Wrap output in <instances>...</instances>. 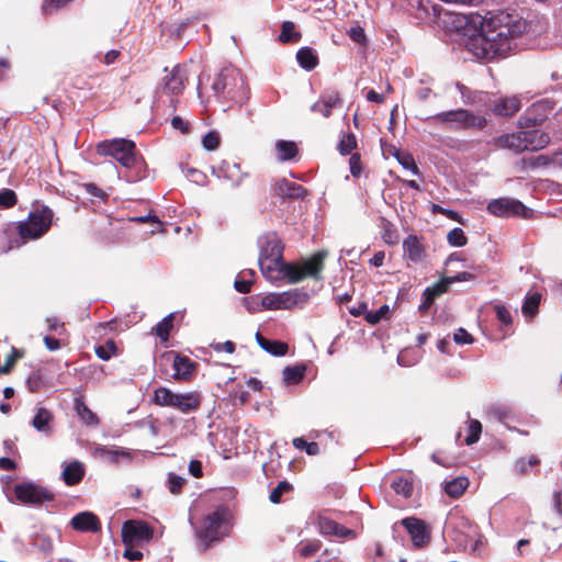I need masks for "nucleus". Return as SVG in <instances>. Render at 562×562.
<instances>
[{
	"instance_id": "obj_1",
	"label": "nucleus",
	"mask_w": 562,
	"mask_h": 562,
	"mask_svg": "<svg viewBox=\"0 0 562 562\" xmlns=\"http://www.w3.org/2000/svg\"><path fill=\"white\" fill-rule=\"evenodd\" d=\"M526 21L517 13L488 11L481 23V37L477 40L482 57L495 59L506 57L512 50V42L526 32Z\"/></svg>"
},
{
	"instance_id": "obj_2",
	"label": "nucleus",
	"mask_w": 562,
	"mask_h": 562,
	"mask_svg": "<svg viewBox=\"0 0 562 562\" xmlns=\"http://www.w3.org/2000/svg\"><path fill=\"white\" fill-rule=\"evenodd\" d=\"M54 213L47 205H40L31 211L25 221L12 223L0 232V240L5 239L14 232L23 243L44 236L50 228Z\"/></svg>"
},
{
	"instance_id": "obj_3",
	"label": "nucleus",
	"mask_w": 562,
	"mask_h": 562,
	"mask_svg": "<svg viewBox=\"0 0 562 562\" xmlns=\"http://www.w3.org/2000/svg\"><path fill=\"white\" fill-rule=\"evenodd\" d=\"M212 90L220 100L241 105L249 98V89L240 70L234 66L221 69L212 83Z\"/></svg>"
},
{
	"instance_id": "obj_4",
	"label": "nucleus",
	"mask_w": 562,
	"mask_h": 562,
	"mask_svg": "<svg viewBox=\"0 0 562 562\" xmlns=\"http://www.w3.org/2000/svg\"><path fill=\"white\" fill-rule=\"evenodd\" d=\"M259 244V267L262 274L270 280H278L283 276V266L288 263L283 260L284 246L276 232L263 234L258 239Z\"/></svg>"
},
{
	"instance_id": "obj_5",
	"label": "nucleus",
	"mask_w": 562,
	"mask_h": 562,
	"mask_svg": "<svg viewBox=\"0 0 562 562\" xmlns=\"http://www.w3.org/2000/svg\"><path fill=\"white\" fill-rule=\"evenodd\" d=\"M95 151L99 156L111 157L124 168H133L138 160L136 145L127 138H113L100 142Z\"/></svg>"
},
{
	"instance_id": "obj_6",
	"label": "nucleus",
	"mask_w": 562,
	"mask_h": 562,
	"mask_svg": "<svg viewBox=\"0 0 562 562\" xmlns=\"http://www.w3.org/2000/svg\"><path fill=\"white\" fill-rule=\"evenodd\" d=\"M429 120L450 130H483L487 125L484 116L476 115L467 109L443 111L430 116Z\"/></svg>"
},
{
	"instance_id": "obj_7",
	"label": "nucleus",
	"mask_w": 562,
	"mask_h": 562,
	"mask_svg": "<svg viewBox=\"0 0 562 562\" xmlns=\"http://www.w3.org/2000/svg\"><path fill=\"white\" fill-rule=\"evenodd\" d=\"M326 251H317L310 258L304 260L301 265L288 263L283 266V278L288 279V282L295 284L305 278H312L314 280H322V272L325 268Z\"/></svg>"
},
{
	"instance_id": "obj_8",
	"label": "nucleus",
	"mask_w": 562,
	"mask_h": 562,
	"mask_svg": "<svg viewBox=\"0 0 562 562\" xmlns=\"http://www.w3.org/2000/svg\"><path fill=\"white\" fill-rule=\"evenodd\" d=\"M13 491L15 498L23 505L38 507L55 501V494L49 488L34 482L16 484Z\"/></svg>"
},
{
	"instance_id": "obj_9",
	"label": "nucleus",
	"mask_w": 562,
	"mask_h": 562,
	"mask_svg": "<svg viewBox=\"0 0 562 562\" xmlns=\"http://www.w3.org/2000/svg\"><path fill=\"white\" fill-rule=\"evenodd\" d=\"M224 509L217 508L215 512L209 514L198 529L196 533L203 544V550H207L209 547L220 541L225 533L222 531L224 524Z\"/></svg>"
},
{
	"instance_id": "obj_10",
	"label": "nucleus",
	"mask_w": 562,
	"mask_h": 562,
	"mask_svg": "<svg viewBox=\"0 0 562 562\" xmlns=\"http://www.w3.org/2000/svg\"><path fill=\"white\" fill-rule=\"evenodd\" d=\"M154 528L143 520H126L122 526V542L125 547H138L149 542Z\"/></svg>"
},
{
	"instance_id": "obj_11",
	"label": "nucleus",
	"mask_w": 562,
	"mask_h": 562,
	"mask_svg": "<svg viewBox=\"0 0 562 562\" xmlns=\"http://www.w3.org/2000/svg\"><path fill=\"white\" fill-rule=\"evenodd\" d=\"M487 211L498 217L518 216L522 218H528L532 212L522 202L510 198L492 200L487 204Z\"/></svg>"
},
{
	"instance_id": "obj_12",
	"label": "nucleus",
	"mask_w": 562,
	"mask_h": 562,
	"mask_svg": "<svg viewBox=\"0 0 562 562\" xmlns=\"http://www.w3.org/2000/svg\"><path fill=\"white\" fill-rule=\"evenodd\" d=\"M311 521L322 536H334L342 539H352L356 537V532L352 529L336 522L335 520L326 517L323 513L313 514L311 516Z\"/></svg>"
},
{
	"instance_id": "obj_13",
	"label": "nucleus",
	"mask_w": 562,
	"mask_h": 562,
	"mask_svg": "<svg viewBox=\"0 0 562 562\" xmlns=\"http://www.w3.org/2000/svg\"><path fill=\"white\" fill-rule=\"evenodd\" d=\"M161 360L171 363L175 370L172 378L177 381H189L196 368V363L189 357L181 356L175 351L166 352L161 356Z\"/></svg>"
},
{
	"instance_id": "obj_14",
	"label": "nucleus",
	"mask_w": 562,
	"mask_h": 562,
	"mask_svg": "<svg viewBox=\"0 0 562 562\" xmlns=\"http://www.w3.org/2000/svg\"><path fill=\"white\" fill-rule=\"evenodd\" d=\"M401 524L409 533L416 548L425 547L430 540V532L424 520L416 517L404 518Z\"/></svg>"
},
{
	"instance_id": "obj_15",
	"label": "nucleus",
	"mask_w": 562,
	"mask_h": 562,
	"mask_svg": "<svg viewBox=\"0 0 562 562\" xmlns=\"http://www.w3.org/2000/svg\"><path fill=\"white\" fill-rule=\"evenodd\" d=\"M216 175L218 178L226 180L233 188L241 186L245 178L248 177L247 172L241 171L240 165L232 159L222 160Z\"/></svg>"
},
{
	"instance_id": "obj_16",
	"label": "nucleus",
	"mask_w": 562,
	"mask_h": 562,
	"mask_svg": "<svg viewBox=\"0 0 562 562\" xmlns=\"http://www.w3.org/2000/svg\"><path fill=\"white\" fill-rule=\"evenodd\" d=\"M201 404L202 395L198 391L176 393L171 408L187 415L199 411Z\"/></svg>"
},
{
	"instance_id": "obj_17",
	"label": "nucleus",
	"mask_w": 562,
	"mask_h": 562,
	"mask_svg": "<svg viewBox=\"0 0 562 562\" xmlns=\"http://www.w3.org/2000/svg\"><path fill=\"white\" fill-rule=\"evenodd\" d=\"M273 194L282 199L299 200L307 195V190L296 182L281 179L274 183Z\"/></svg>"
},
{
	"instance_id": "obj_18",
	"label": "nucleus",
	"mask_w": 562,
	"mask_h": 562,
	"mask_svg": "<svg viewBox=\"0 0 562 562\" xmlns=\"http://www.w3.org/2000/svg\"><path fill=\"white\" fill-rule=\"evenodd\" d=\"M341 104V97L339 91L331 90L322 94V97L312 104L311 111L319 113L322 116L328 119L331 115L333 109Z\"/></svg>"
},
{
	"instance_id": "obj_19",
	"label": "nucleus",
	"mask_w": 562,
	"mask_h": 562,
	"mask_svg": "<svg viewBox=\"0 0 562 562\" xmlns=\"http://www.w3.org/2000/svg\"><path fill=\"white\" fill-rule=\"evenodd\" d=\"M70 526L80 532H99L101 530L100 519L91 512H82L74 516Z\"/></svg>"
},
{
	"instance_id": "obj_20",
	"label": "nucleus",
	"mask_w": 562,
	"mask_h": 562,
	"mask_svg": "<svg viewBox=\"0 0 562 562\" xmlns=\"http://www.w3.org/2000/svg\"><path fill=\"white\" fill-rule=\"evenodd\" d=\"M491 144L496 148H506L516 153H521L528 148L524 139V131L494 137Z\"/></svg>"
},
{
	"instance_id": "obj_21",
	"label": "nucleus",
	"mask_w": 562,
	"mask_h": 562,
	"mask_svg": "<svg viewBox=\"0 0 562 562\" xmlns=\"http://www.w3.org/2000/svg\"><path fill=\"white\" fill-rule=\"evenodd\" d=\"M186 71L179 65L175 66L164 77V91L170 94L179 95L184 89Z\"/></svg>"
},
{
	"instance_id": "obj_22",
	"label": "nucleus",
	"mask_w": 562,
	"mask_h": 562,
	"mask_svg": "<svg viewBox=\"0 0 562 562\" xmlns=\"http://www.w3.org/2000/svg\"><path fill=\"white\" fill-rule=\"evenodd\" d=\"M85 473L83 464L79 461H72L64 468L61 479L66 485L74 486L82 481Z\"/></svg>"
},
{
	"instance_id": "obj_23",
	"label": "nucleus",
	"mask_w": 562,
	"mask_h": 562,
	"mask_svg": "<svg viewBox=\"0 0 562 562\" xmlns=\"http://www.w3.org/2000/svg\"><path fill=\"white\" fill-rule=\"evenodd\" d=\"M524 139L528 148L526 150H540L550 143V137L547 133L540 130L524 131Z\"/></svg>"
},
{
	"instance_id": "obj_24",
	"label": "nucleus",
	"mask_w": 562,
	"mask_h": 562,
	"mask_svg": "<svg viewBox=\"0 0 562 562\" xmlns=\"http://www.w3.org/2000/svg\"><path fill=\"white\" fill-rule=\"evenodd\" d=\"M520 109V101L515 97L501 98L495 101L493 112L496 115L512 116Z\"/></svg>"
},
{
	"instance_id": "obj_25",
	"label": "nucleus",
	"mask_w": 562,
	"mask_h": 562,
	"mask_svg": "<svg viewBox=\"0 0 562 562\" xmlns=\"http://www.w3.org/2000/svg\"><path fill=\"white\" fill-rule=\"evenodd\" d=\"M404 252L408 259L414 262H419L425 256V250L419 239L415 235H408L403 241Z\"/></svg>"
},
{
	"instance_id": "obj_26",
	"label": "nucleus",
	"mask_w": 562,
	"mask_h": 562,
	"mask_svg": "<svg viewBox=\"0 0 562 562\" xmlns=\"http://www.w3.org/2000/svg\"><path fill=\"white\" fill-rule=\"evenodd\" d=\"M322 541L318 539H306L300 541L294 550V554L302 560L311 559L322 549Z\"/></svg>"
},
{
	"instance_id": "obj_27",
	"label": "nucleus",
	"mask_w": 562,
	"mask_h": 562,
	"mask_svg": "<svg viewBox=\"0 0 562 562\" xmlns=\"http://www.w3.org/2000/svg\"><path fill=\"white\" fill-rule=\"evenodd\" d=\"M289 297L286 291L279 293H269L261 300V305L266 310H290Z\"/></svg>"
},
{
	"instance_id": "obj_28",
	"label": "nucleus",
	"mask_w": 562,
	"mask_h": 562,
	"mask_svg": "<svg viewBox=\"0 0 562 562\" xmlns=\"http://www.w3.org/2000/svg\"><path fill=\"white\" fill-rule=\"evenodd\" d=\"M389 154L396 158L398 164L405 168L411 170L414 175L418 176L420 173L418 166L415 162V159L412 154L408 151H403L395 146H390L387 149Z\"/></svg>"
},
{
	"instance_id": "obj_29",
	"label": "nucleus",
	"mask_w": 562,
	"mask_h": 562,
	"mask_svg": "<svg viewBox=\"0 0 562 562\" xmlns=\"http://www.w3.org/2000/svg\"><path fill=\"white\" fill-rule=\"evenodd\" d=\"M296 60L299 65L307 71L315 69L319 63L318 56L315 53V50L307 46L302 47L297 50Z\"/></svg>"
},
{
	"instance_id": "obj_30",
	"label": "nucleus",
	"mask_w": 562,
	"mask_h": 562,
	"mask_svg": "<svg viewBox=\"0 0 562 562\" xmlns=\"http://www.w3.org/2000/svg\"><path fill=\"white\" fill-rule=\"evenodd\" d=\"M306 364H295L285 367L282 371V378L285 385H296L303 381L306 372Z\"/></svg>"
},
{
	"instance_id": "obj_31",
	"label": "nucleus",
	"mask_w": 562,
	"mask_h": 562,
	"mask_svg": "<svg viewBox=\"0 0 562 562\" xmlns=\"http://www.w3.org/2000/svg\"><path fill=\"white\" fill-rule=\"evenodd\" d=\"M52 422L53 414L47 408L41 407L32 419V426L41 432H50Z\"/></svg>"
},
{
	"instance_id": "obj_32",
	"label": "nucleus",
	"mask_w": 562,
	"mask_h": 562,
	"mask_svg": "<svg viewBox=\"0 0 562 562\" xmlns=\"http://www.w3.org/2000/svg\"><path fill=\"white\" fill-rule=\"evenodd\" d=\"M391 487L396 494L402 495L405 498H409L414 491L413 479L404 475L397 476L392 481Z\"/></svg>"
},
{
	"instance_id": "obj_33",
	"label": "nucleus",
	"mask_w": 562,
	"mask_h": 562,
	"mask_svg": "<svg viewBox=\"0 0 562 562\" xmlns=\"http://www.w3.org/2000/svg\"><path fill=\"white\" fill-rule=\"evenodd\" d=\"M469 486V480L464 476L456 477L445 485V492L452 498H459Z\"/></svg>"
},
{
	"instance_id": "obj_34",
	"label": "nucleus",
	"mask_w": 562,
	"mask_h": 562,
	"mask_svg": "<svg viewBox=\"0 0 562 562\" xmlns=\"http://www.w3.org/2000/svg\"><path fill=\"white\" fill-rule=\"evenodd\" d=\"M175 392L165 386H159L154 391L151 403L161 407H172Z\"/></svg>"
},
{
	"instance_id": "obj_35",
	"label": "nucleus",
	"mask_w": 562,
	"mask_h": 562,
	"mask_svg": "<svg viewBox=\"0 0 562 562\" xmlns=\"http://www.w3.org/2000/svg\"><path fill=\"white\" fill-rule=\"evenodd\" d=\"M75 408L80 419L88 426H97L99 424L98 416L85 404L81 398H76Z\"/></svg>"
},
{
	"instance_id": "obj_36",
	"label": "nucleus",
	"mask_w": 562,
	"mask_h": 562,
	"mask_svg": "<svg viewBox=\"0 0 562 562\" xmlns=\"http://www.w3.org/2000/svg\"><path fill=\"white\" fill-rule=\"evenodd\" d=\"M276 148L278 158L283 161L293 159L299 153L296 144L291 140H279Z\"/></svg>"
},
{
	"instance_id": "obj_37",
	"label": "nucleus",
	"mask_w": 562,
	"mask_h": 562,
	"mask_svg": "<svg viewBox=\"0 0 562 562\" xmlns=\"http://www.w3.org/2000/svg\"><path fill=\"white\" fill-rule=\"evenodd\" d=\"M302 38L300 32H295V24L291 21L282 23L279 41L282 43H297Z\"/></svg>"
},
{
	"instance_id": "obj_38",
	"label": "nucleus",
	"mask_w": 562,
	"mask_h": 562,
	"mask_svg": "<svg viewBox=\"0 0 562 562\" xmlns=\"http://www.w3.org/2000/svg\"><path fill=\"white\" fill-rule=\"evenodd\" d=\"M382 239L387 245H396L398 243V233L394 225L386 220L381 217Z\"/></svg>"
},
{
	"instance_id": "obj_39",
	"label": "nucleus",
	"mask_w": 562,
	"mask_h": 562,
	"mask_svg": "<svg viewBox=\"0 0 562 562\" xmlns=\"http://www.w3.org/2000/svg\"><path fill=\"white\" fill-rule=\"evenodd\" d=\"M173 314H169L164 317L154 328L155 334L160 338L162 342L168 341L170 331L173 327Z\"/></svg>"
},
{
	"instance_id": "obj_40",
	"label": "nucleus",
	"mask_w": 562,
	"mask_h": 562,
	"mask_svg": "<svg viewBox=\"0 0 562 562\" xmlns=\"http://www.w3.org/2000/svg\"><path fill=\"white\" fill-rule=\"evenodd\" d=\"M94 351L98 358L104 361L119 355V348L113 339H108L103 345L97 346Z\"/></svg>"
},
{
	"instance_id": "obj_41",
	"label": "nucleus",
	"mask_w": 562,
	"mask_h": 562,
	"mask_svg": "<svg viewBox=\"0 0 562 562\" xmlns=\"http://www.w3.org/2000/svg\"><path fill=\"white\" fill-rule=\"evenodd\" d=\"M24 353L23 349L12 347L10 353L5 357L4 364L0 367V375L9 374L18 360L23 358Z\"/></svg>"
},
{
	"instance_id": "obj_42",
	"label": "nucleus",
	"mask_w": 562,
	"mask_h": 562,
	"mask_svg": "<svg viewBox=\"0 0 562 562\" xmlns=\"http://www.w3.org/2000/svg\"><path fill=\"white\" fill-rule=\"evenodd\" d=\"M541 295L533 293L526 297L522 304V313L525 316L533 317L538 313Z\"/></svg>"
},
{
	"instance_id": "obj_43",
	"label": "nucleus",
	"mask_w": 562,
	"mask_h": 562,
	"mask_svg": "<svg viewBox=\"0 0 562 562\" xmlns=\"http://www.w3.org/2000/svg\"><path fill=\"white\" fill-rule=\"evenodd\" d=\"M288 297H289V305L290 310L297 306V305H304L308 302L310 295L306 291L303 289H292L288 290Z\"/></svg>"
},
{
	"instance_id": "obj_44",
	"label": "nucleus",
	"mask_w": 562,
	"mask_h": 562,
	"mask_svg": "<svg viewBox=\"0 0 562 562\" xmlns=\"http://www.w3.org/2000/svg\"><path fill=\"white\" fill-rule=\"evenodd\" d=\"M293 491L292 484L288 481H281L279 484L271 491L269 495V501L273 504L281 503L282 495L288 494Z\"/></svg>"
},
{
	"instance_id": "obj_45",
	"label": "nucleus",
	"mask_w": 562,
	"mask_h": 562,
	"mask_svg": "<svg viewBox=\"0 0 562 562\" xmlns=\"http://www.w3.org/2000/svg\"><path fill=\"white\" fill-rule=\"evenodd\" d=\"M540 460L537 456H530L529 459L520 458L515 463V472L519 475H525L528 473V469L531 467L539 465Z\"/></svg>"
},
{
	"instance_id": "obj_46",
	"label": "nucleus",
	"mask_w": 562,
	"mask_h": 562,
	"mask_svg": "<svg viewBox=\"0 0 562 562\" xmlns=\"http://www.w3.org/2000/svg\"><path fill=\"white\" fill-rule=\"evenodd\" d=\"M447 241L450 246L463 247L468 244V237L461 228L454 227L448 233Z\"/></svg>"
},
{
	"instance_id": "obj_47",
	"label": "nucleus",
	"mask_w": 562,
	"mask_h": 562,
	"mask_svg": "<svg viewBox=\"0 0 562 562\" xmlns=\"http://www.w3.org/2000/svg\"><path fill=\"white\" fill-rule=\"evenodd\" d=\"M186 482L184 477L175 473H169L167 481L169 492L173 495H179L182 492Z\"/></svg>"
},
{
	"instance_id": "obj_48",
	"label": "nucleus",
	"mask_w": 562,
	"mask_h": 562,
	"mask_svg": "<svg viewBox=\"0 0 562 562\" xmlns=\"http://www.w3.org/2000/svg\"><path fill=\"white\" fill-rule=\"evenodd\" d=\"M357 147V139L355 134L349 133L345 135L339 144H338V150L341 155H349L351 151Z\"/></svg>"
},
{
	"instance_id": "obj_49",
	"label": "nucleus",
	"mask_w": 562,
	"mask_h": 562,
	"mask_svg": "<svg viewBox=\"0 0 562 562\" xmlns=\"http://www.w3.org/2000/svg\"><path fill=\"white\" fill-rule=\"evenodd\" d=\"M18 203V196L15 192L11 189H2L0 191V207L1 209H11L15 206Z\"/></svg>"
},
{
	"instance_id": "obj_50",
	"label": "nucleus",
	"mask_w": 562,
	"mask_h": 562,
	"mask_svg": "<svg viewBox=\"0 0 562 562\" xmlns=\"http://www.w3.org/2000/svg\"><path fill=\"white\" fill-rule=\"evenodd\" d=\"M468 430L469 434L465 438V443L470 446L479 441L482 432V425L479 420L472 419L470 420Z\"/></svg>"
},
{
	"instance_id": "obj_51",
	"label": "nucleus",
	"mask_w": 562,
	"mask_h": 562,
	"mask_svg": "<svg viewBox=\"0 0 562 562\" xmlns=\"http://www.w3.org/2000/svg\"><path fill=\"white\" fill-rule=\"evenodd\" d=\"M389 313H390V307H389V305L384 304L375 312L366 313L364 319L369 324L375 325V324L380 323L383 318H385Z\"/></svg>"
},
{
	"instance_id": "obj_52",
	"label": "nucleus",
	"mask_w": 562,
	"mask_h": 562,
	"mask_svg": "<svg viewBox=\"0 0 562 562\" xmlns=\"http://www.w3.org/2000/svg\"><path fill=\"white\" fill-rule=\"evenodd\" d=\"M221 143V137L217 132L210 131L202 138V145L206 150H215Z\"/></svg>"
},
{
	"instance_id": "obj_53",
	"label": "nucleus",
	"mask_w": 562,
	"mask_h": 562,
	"mask_svg": "<svg viewBox=\"0 0 562 562\" xmlns=\"http://www.w3.org/2000/svg\"><path fill=\"white\" fill-rule=\"evenodd\" d=\"M81 188L86 191V193L90 194L91 196H94L99 199L102 202L108 201V193L100 189L97 184L92 182L82 183Z\"/></svg>"
},
{
	"instance_id": "obj_54",
	"label": "nucleus",
	"mask_w": 562,
	"mask_h": 562,
	"mask_svg": "<svg viewBox=\"0 0 562 562\" xmlns=\"http://www.w3.org/2000/svg\"><path fill=\"white\" fill-rule=\"evenodd\" d=\"M267 348L263 350L270 352L273 356H284L288 352V345L280 340H270L269 344L266 345Z\"/></svg>"
},
{
	"instance_id": "obj_55",
	"label": "nucleus",
	"mask_w": 562,
	"mask_h": 562,
	"mask_svg": "<svg viewBox=\"0 0 562 562\" xmlns=\"http://www.w3.org/2000/svg\"><path fill=\"white\" fill-rule=\"evenodd\" d=\"M437 294L430 290V288H426L423 292V302L419 305V312L425 313L427 312L430 306L434 304L435 300L437 299Z\"/></svg>"
},
{
	"instance_id": "obj_56",
	"label": "nucleus",
	"mask_w": 562,
	"mask_h": 562,
	"mask_svg": "<svg viewBox=\"0 0 562 562\" xmlns=\"http://www.w3.org/2000/svg\"><path fill=\"white\" fill-rule=\"evenodd\" d=\"M437 294L430 290V288H426L423 292V302L419 305V312L425 313L427 312L430 306L434 304L435 300L437 299Z\"/></svg>"
},
{
	"instance_id": "obj_57",
	"label": "nucleus",
	"mask_w": 562,
	"mask_h": 562,
	"mask_svg": "<svg viewBox=\"0 0 562 562\" xmlns=\"http://www.w3.org/2000/svg\"><path fill=\"white\" fill-rule=\"evenodd\" d=\"M349 166H350V173L355 178H359V176L362 172V162H361V156L358 153H355L349 158Z\"/></svg>"
},
{
	"instance_id": "obj_58",
	"label": "nucleus",
	"mask_w": 562,
	"mask_h": 562,
	"mask_svg": "<svg viewBox=\"0 0 562 562\" xmlns=\"http://www.w3.org/2000/svg\"><path fill=\"white\" fill-rule=\"evenodd\" d=\"M130 221L136 222V223H151L155 224V229H151V233H155L156 231L162 229V223L159 221V218L156 215H146V216H135L131 217Z\"/></svg>"
},
{
	"instance_id": "obj_59",
	"label": "nucleus",
	"mask_w": 562,
	"mask_h": 562,
	"mask_svg": "<svg viewBox=\"0 0 562 562\" xmlns=\"http://www.w3.org/2000/svg\"><path fill=\"white\" fill-rule=\"evenodd\" d=\"M453 340L458 345H464V344L470 345L474 341V338L471 334L468 333L467 329L460 327L453 334Z\"/></svg>"
},
{
	"instance_id": "obj_60",
	"label": "nucleus",
	"mask_w": 562,
	"mask_h": 562,
	"mask_svg": "<svg viewBox=\"0 0 562 562\" xmlns=\"http://www.w3.org/2000/svg\"><path fill=\"white\" fill-rule=\"evenodd\" d=\"M494 311L496 313L497 319L504 325H510L513 323V318L510 312L504 305H495Z\"/></svg>"
},
{
	"instance_id": "obj_61",
	"label": "nucleus",
	"mask_w": 562,
	"mask_h": 562,
	"mask_svg": "<svg viewBox=\"0 0 562 562\" xmlns=\"http://www.w3.org/2000/svg\"><path fill=\"white\" fill-rule=\"evenodd\" d=\"M450 285H451L450 281H449L448 277H446L429 288L439 297L440 295H442L449 291Z\"/></svg>"
},
{
	"instance_id": "obj_62",
	"label": "nucleus",
	"mask_w": 562,
	"mask_h": 562,
	"mask_svg": "<svg viewBox=\"0 0 562 562\" xmlns=\"http://www.w3.org/2000/svg\"><path fill=\"white\" fill-rule=\"evenodd\" d=\"M212 349H214L216 352L225 351L227 353L235 352L236 345L232 340H227L225 342H214L210 345Z\"/></svg>"
},
{
	"instance_id": "obj_63",
	"label": "nucleus",
	"mask_w": 562,
	"mask_h": 562,
	"mask_svg": "<svg viewBox=\"0 0 562 562\" xmlns=\"http://www.w3.org/2000/svg\"><path fill=\"white\" fill-rule=\"evenodd\" d=\"M254 281L252 280H246V279H236L234 282V288L237 292L241 294H247L251 291V285Z\"/></svg>"
},
{
	"instance_id": "obj_64",
	"label": "nucleus",
	"mask_w": 562,
	"mask_h": 562,
	"mask_svg": "<svg viewBox=\"0 0 562 562\" xmlns=\"http://www.w3.org/2000/svg\"><path fill=\"white\" fill-rule=\"evenodd\" d=\"M349 36L353 42L359 44L364 43L367 40L364 30L359 25L350 29Z\"/></svg>"
}]
</instances>
